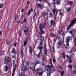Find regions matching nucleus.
Wrapping results in <instances>:
<instances>
[{"label":"nucleus","instance_id":"ddd939ff","mask_svg":"<svg viewBox=\"0 0 76 76\" xmlns=\"http://www.w3.org/2000/svg\"><path fill=\"white\" fill-rule=\"evenodd\" d=\"M37 4L38 7L39 8H40V9H42V6L41 3H39Z\"/></svg>","mask_w":76,"mask_h":76},{"label":"nucleus","instance_id":"0eeeda50","mask_svg":"<svg viewBox=\"0 0 76 76\" xmlns=\"http://www.w3.org/2000/svg\"><path fill=\"white\" fill-rule=\"evenodd\" d=\"M37 72L39 73V76H41L42 75V69L41 68L37 69Z\"/></svg>","mask_w":76,"mask_h":76},{"label":"nucleus","instance_id":"774afa93","mask_svg":"<svg viewBox=\"0 0 76 76\" xmlns=\"http://www.w3.org/2000/svg\"><path fill=\"white\" fill-rule=\"evenodd\" d=\"M16 17H15V20H16Z\"/></svg>","mask_w":76,"mask_h":76},{"label":"nucleus","instance_id":"6e6552de","mask_svg":"<svg viewBox=\"0 0 76 76\" xmlns=\"http://www.w3.org/2000/svg\"><path fill=\"white\" fill-rule=\"evenodd\" d=\"M39 38H40V45H41L42 44V42H43V41H44V37H42V36H41L40 37H39Z\"/></svg>","mask_w":76,"mask_h":76},{"label":"nucleus","instance_id":"603ef678","mask_svg":"<svg viewBox=\"0 0 76 76\" xmlns=\"http://www.w3.org/2000/svg\"><path fill=\"white\" fill-rule=\"evenodd\" d=\"M69 63H71V62H72V60H71V58L69 59Z\"/></svg>","mask_w":76,"mask_h":76},{"label":"nucleus","instance_id":"f257e3e1","mask_svg":"<svg viewBox=\"0 0 76 76\" xmlns=\"http://www.w3.org/2000/svg\"><path fill=\"white\" fill-rule=\"evenodd\" d=\"M39 63V61H37L36 62H34L31 63L30 65V69L32 71L33 73L34 74L35 73L36 70H35V67L37 64Z\"/></svg>","mask_w":76,"mask_h":76},{"label":"nucleus","instance_id":"3c124183","mask_svg":"<svg viewBox=\"0 0 76 76\" xmlns=\"http://www.w3.org/2000/svg\"><path fill=\"white\" fill-rule=\"evenodd\" d=\"M19 35H20V36H21V32H20V31L19 32Z\"/></svg>","mask_w":76,"mask_h":76},{"label":"nucleus","instance_id":"a18cd8bd","mask_svg":"<svg viewBox=\"0 0 76 76\" xmlns=\"http://www.w3.org/2000/svg\"><path fill=\"white\" fill-rule=\"evenodd\" d=\"M7 73H4V74H3V75H2V76H6V75H7Z\"/></svg>","mask_w":76,"mask_h":76},{"label":"nucleus","instance_id":"37998d69","mask_svg":"<svg viewBox=\"0 0 76 76\" xmlns=\"http://www.w3.org/2000/svg\"><path fill=\"white\" fill-rule=\"evenodd\" d=\"M56 61V59L53 58V63H54V62H55V61Z\"/></svg>","mask_w":76,"mask_h":76},{"label":"nucleus","instance_id":"c9c22d12","mask_svg":"<svg viewBox=\"0 0 76 76\" xmlns=\"http://www.w3.org/2000/svg\"><path fill=\"white\" fill-rule=\"evenodd\" d=\"M50 64L51 66H53V64H52V60H51V59H50Z\"/></svg>","mask_w":76,"mask_h":76},{"label":"nucleus","instance_id":"c03bdc74","mask_svg":"<svg viewBox=\"0 0 76 76\" xmlns=\"http://www.w3.org/2000/svg\"><path fill=\"white\" fill-rule=\"evenodd\" d=\"M21 54L22 57L24 56V54H23V53H21Z\"/></svg>","mask_w":76,"mask_h":76},{"label":"nucleus","instance_id":"4c0bfd02","mask_svg":"<svg viewBox=\"0 0 76 76\" xmlns=\"http://www.w3.org/2000/svg\"><path fill=\"white\" fill-rule=\"evenodd\" d=\"M50 23L51 25H53L54 24V21L53 20H52L50 21Z\"/></svg>","mask_w":76,"mask_h":76},{"label":"nucleus","instance_id":"412c9836","mask_svg":"<svg viewBox=\"0 0 76 76\" xmlns=\"http://www.w3.org/2000/svg\"><path fill=\"white\" fill-rule=\"evenodd\" d=\"M75 30H72L69 31V33L71 34H75Z\"/></svg>","mask_w":76,"mask_h":76},{"label":"nucleus","instance_id":"5fc2aeb1","mask_svg":"<svg viewBox=\"0 0 76 76\" xmlns=\"http://www.w3.org/2000/svg\"><path fill=\"white\" fill-rule=\"evenodd\" d=\"M16 45H17V43H14V46H16Z\"/></svg>","mask_w":76,"mask_h":76},{"label":"nucleus","instance_id":"a19ab883","mask_svg":"<svg viewBox=\"0 0 76 76\" xmlns=\"http://www.w3.org/2000/svg\"><path fill=\"white\" fill-rule=\"evenodd\" d=\"M72 73L73 74H75L76 75V70L73 71L72 72Z\"/></svg>","mask_w":76,"mask_h":76},{"label":"nucleus","instance_id":"9d476101","mask_svg":"<svg viewBox=\"0 0 76 76\" xmlns=\"http://www.w3.org/2000/svg\"><path fill=\"white\" fill-rule=\"evenodd\" d=\"M38 57H39L41 59L42 61H43V62H45V57H44V56L41 55L39 56H39H38Z\"/></svg>","mask_w":76,"mask_h":76},{"label":"nucleus","instance_id":"f03ea898","mask_svg":"<svg viewBox=\"0 0 76 76\" xmlns=\"http://www.w3.org/2000/svg\"><path fill=\"white\" fill-rule=\"evenodd\" d=\"M72 37H70L66 38V45H65V48H66V50H68V49H69V42L70 40H72Z\"/></svg>","mask_w":76,"mask_h":76},{"label":"nucleus","instance_id":"393cba45","mask_svg":"<svg viewBox=\"0 0 76 76\" xmlns=\"http://www.w3.org/2000/svg\"><path fill=\"white\" fill-rule=\"evenodd\" d=\"M64 54V52H63L61 55L62 57V58H64V59H65V55Z\"/></svg>","mask_w":76,"mask_h":76},{"label":"nucleus","instance_id":"f704fd0d","mask_svg":"<svg viewBox=\"0 0 76 76\" xmlns=\"http://www.w3.org/2000/svg\"><path fill=\"white\" fill-rule=\"evenodd\" d=\"M59 34H60L61 35H63L64 33H63V32L62 31H61L59 32Z\"/></svg>","mask_w":76,"mask_h":76},{"label":"nucleus","instance_id":"338daca9","mask_svg":"<svg viewBox=\"0 0 76 76\" xmlns=\"http://www.w3.org/2000/svg\"><path fill=\"white\" fill-rule=\"evenodd\" d=\"M23 23V21L21 23Z\"/></svg>","mask_w":76,"mask_h":76},{"label":"nucleus","instance_id":"6e6d98bb","mask_svg":"<svg viewBox=\"0 0 76 76\" xmlns=\"http://www.w3.org/2000/svg\"><path fill=\"white\" fill-rule=\"evenodd\" d=\"M23 10H24L23 9H22L21 11V12H23Z\"/></svg>","mask_w":76,"mask_h":76},{"label":"nucleus","instance_id":"de8ad7c7","mask_svg":"<svg viewBox=\"0 0 76 76\" xmlns=\"http://www.w3.org/2000/svg\"><path fill=\"white\" fill-rule=\"evenodd\" d=\"M66 57H67V58H69V59H70V57H69V56L68 55H67Z\"/></svg>","mask_w":76,"mask_h":76},{"label":"nucleus","instance_id":"09e8293b","mask_svg":"<svg viewBox=\"0 0 76 76\" xmlns=\"http://www.w3.org/2000/svg\"><path fill=\"white\" fill-rule=\"evenodd\" d=\"M3 7V4H0V8H1Z\"/></svg>","mask_w":76,"mask_h":76},{"label":"nucleus","instance_id":"473e14b6","mask_svg":"<svg viewBox=\"0 0 76 76\" xmlns=\"http://www.w3.org/2000/svg\"><path fill=\"white\" fill-rule=\"evenodd\" d=\"M54 34L53 33H51L50 34V37H54Z\"/></svg>","mask_w":76,"mask_h":76},{"label":"nucleus","instance_id":"7ed1b4c3","mask_svg":"<svg viewBox=\"0 0 76 76\" xmlns=\"http://www.w3.org/2000/svg\"><path fill=\"white\" fill-rule=\"evenodd\" d=\"M76 21V18H75L74 20H72V21H71V23L68 26V27L66 30L67 31H69V29L72 26V25H73L75 23V22Z\"/></svg>","mask_w":76,"mask_h":76},{"label":"nucleus","instance_id":"a878e982","mask_svg":"<svg viewBox=\"0 0 76 76\" xmlns=\"http://www.w3.org/2000/svg\"><path fill=\"white\" fill-rule=\"evenodd\" d=\"M29 52L30 53H32V48H31V47L30 46H29Z\"/></svg>","mask_w":76,"mask_h":76},{"label":"nucleus","instance_id":"58836bf2","mask_svg":"<svg viewBox=\"0 0 76 76\" xmlns=\"http://www.w3.org/2000/svg\"><path fill=\"white\" fill-rule=\"evenodd\" d=\"M58 68H59V69H61V67L60 65H58L57 66Z\"/></svg>","mask_w":76,"mask_h":76},{"label":"nucleus","instance_id":"e2e57ef3","mask_svg":"<svg viewBox=\"0 0 76 76\" xmlns=\"http://www.w3.org/2000/svg\"><path fill=\"white\" fill-rule=\"evenodd\" d=\"M1 33H2V32H1V31L0 32V35H1Z\"/></svg>","mask_w":76,"mask_h":76},{"label":"nucleus","instance_id":"20e7f679","mask_svg":"<svg viewBox=\"0 0 76 76\" xmlns=\"http://www.w3.org/2000/svg\"><path fill=\"white\" fill-rule=\"evenodd\" d=\"M23 31L26 34V35H28V27L26 26H25L23 28Z\"/></svg>","mask_w":76,"mask_h":76},{"label":"nucleus","instance_id":"79ce46f5","mask_svg":"<svg viewBox=\"0 0 76 76\" xmlns=\"http://www.w3.org/2000/svg\"><path fill=\"white\" fill-rule=\"evenodd\" d=\"M1 54L3 56H4V52L2 51L1 52Z\"/></svg>","mask_w":76,"mask_h":76},{"label":"nucleus","instance_id":"864d4df0","mask_svg":"<svg viewBox=\"0 0 76 76\" xmlns=\"http://www.w3.org/2000/svg\"><path fill=\"white\" fill-rule=\"evenodd\" d=\"M13 73H15V69H13Z\"/></svg>","mask_w":76,"mask_h":76},{"label":"nucleus","instance_id":"e433bc0d","mask_svg":"<svg viewBox=\"0 0 76 76\" xmlns=\"http://www.w3.org/2000/svg\"><path fill=\"white\" fill-rule=\"evenodd\" d=\"M68 66L69 67V69H71L72 68V64H70Z\"/></svg>","mask_w":76,"mask_h":76},{"label":"nucleus","instance_id":"c756f323","mask_svg":"<svg viewBox=\"0 0 76 76\" xmlns=\"http://www.w3.org/2000/svg\"><path fill=\"white\" fill-rule=\"evenodd\" d=\"M55 4L57 5H58L60 4V1H56Z\"/></svg>","mask_w":76,"mask_h":76},{"label":"nucleus","instance_id":"2eb2a0df","mask_svg":"<svg viewBox=\"0 0 76 76\" xmlns=\"http://www.w3.org/2000/svg\"><path fill=\"white\" fill-rule=\"evenodd\" d=\"M50 53V50L49 49H47L46 48L45 51V54H48Z\"/></svg>","mask_w":76,"mask_h":76},{"label":"nucleus","instance_id":"1a4fd4ad","mask_svg":"<svg viewBox=\"0 0 76 76\" xmlns=\"http://www.w3.org/2000/svg\"><path fill=\"white\" fill-rule=\"evenodd\" d=\"M28 62L26 61H24L23 63L22 64V66H24V67H27L28 66Z\"/></svg>","mask_w":76,"mask_h":76},{"label":"nucleus","instance_id":"69168bd1","mask_svg":"<svg viewBox=\"0 0 76 76\" xmlns=\"http://www.w3.org/2000/svg\"><path fill=\"white\" fill-rule=\"evenodd\" d=\"M48 5H49V6H51V4H50L48 3Z\"/></svg>","mask_w":76,"mask_h":76},{"label":"nucleus","instance_id":"7c9ffc66","mask_svg":"<svg viewBox=\"0 0 76 76\" xmlns=\"http://www.w3.org/2000/svg\"><path fill=\"white\" fill-rule=\"evenodd\" d=\"M47 15V13L45 12H44L42 13V16H43V17H45V16H46Z\"/></svg>","mask_w":76,"mask_h":76},{"label":"nucleus","instance_id":"bf43d9fd","mask_svg":"<svg viewBox=\"0 0 76 76\" xmlns=\"http://www.w3.org/2000/svg\"><path fill=\"white\" fill-rule=\"evenodd\" d=\"M42 66H44V65H45V64L44 63H42Z\"/></svg>","mask_w":76,"mask_h":76},{"label":"nucleus","instance_id":"bb28decb","mask_svg":"<svg viewBox=\"0 0 76 76\" xmlns=\"http://www.w3.org/2000/svg\"><path fill=\"white\" fill-rule=\"evenodd\" d=\"M35 10H34V12L35 13L33 15V20H34L35 19V16H36V14L35 13Z\"/></svg>","mask_w":76,"mask_h":76},{"label":"nucleus","instance_id":"0e129e2a","mask_svg":"<svg viewBox=\"0 0 76 76\" xmlns=\"http://www.w3.org/2000/svg\"><path fill=\"white\" fill-rule=\"evenodd\" d=\"M61 14V12H59V15H60Z\"/></svg>","mask_w":76,"mask_h":76},{"label":"nucleus","instance_id":"6ab92c4d","mask_svg":"<svg viewBox=\"0 0 76 76\" xmlns=\"http://www.w3.org/2000/svg\"><path fill=\"white\" fill-rule=\"evenodd\" d=\"M15 60H14L13 65L14 68L16 69V63H15Z\"/></svg>","mask_w":76,"mask_h":76},{"label":"nucleus","instance_id":"49530a36","mask_svg":"<svg viewBox=\"0 0 76 76\" xmlns=\"http://www.w3.org/2000/svg\"><path fill=\"white\" fill-rule=\"evenodd\" d=\"M24 21L25 22H26V18H24V20H23V21Z\"/></svg>","mask_w":76,"mask_h":76},{"label":"nucleus","instance_id":"ea45409f","mask_svg":"<svg viewBox=\"0 0 76 76\" xmlns=\"http://www.w3.org/2000/svg\"><path fill=\"white\" fill-rule=\"evenodd\" d=\"M64 71H62L61 72V76H63L64 75Z\"/></svg>","mask_w":76,"mask_h":76},{"label":"nucleus","instance_id":"39448f33","mask_svg":"<svg viewBox=\"0 0 76 76\" xmlns=\"http://www.w3.org/2000/svg\"><path fill=\"white\" fill-rule=\"evenodd\" d=\"M42 45H40V43H39V46L37 47V49L40 50V51L39 53L38 54V56H39V55H40L41 53H42V49L44 48V47L41 46Z\"/></svg>","mask_w":76,"mask_h":76},{"label":"nucleus","instance_id":"9b49d317","mask_svg":"<svg viewBox=\"0 0 76 76\" xmlns=\"http://www.w3.org/2000/svg\"><path fill=\"white\" fill-rule=\"evenodd\" d=\"M44 28V25L43 24L41 23L39 26V29H43Z\"/></svg>","mask_w":76,"mask_h":76},{"label":"nucleus","instance_id":"b1692460","mask_svg":"<svg viewBox=\"0 0 76 76\" xmlns=\"http://www.w3.org/2000/svg\"><path fill=\"white\" fill-rule=\"evenodd\" d=\"M33 11V9L32 8H31V9L28 12V15L29 16V15H30L31 14V12Z\"/></svg>","mask_w":76,"mask_h":76},{"label":"nucleus","instance_id":"f8f14e48","mask_svg":"<svg viewBox=\"0 0 76 76\" xmlns=\"http://www.w3.org/2000/svg\"><path fill=\"white\" fill-rule=\"evenodd\" d=\"M22 70V71L25 72V71H27L28 70V69L27 68H26V67H24V66H23L21 69Z\"/></svg>","mask_w":76,"mask_h":76},{"label":"nucleus","instance_id":"72a5a7b5","mask_svg":"<svg viewBox=\"0 0 76 76\" xmlns=\"http://www.w3.org/2000/svg\"><path fill=\"white\" fill-rule=\"evenodd\" d=\"M68 4H69V5H72L73 4V2L71 1H68Z\"/></svg>","mask_w":76,"mask_h":76},{"label":"nucleus","instance_id":"052dcab7","mask_svg":"<svg viewBox=\"0 0 76 76\" xmlns=\"http://www.w3.org/2000/svg\"><path fill=\"white\" fill-rule=\"evenodd\" d=\"M15 22H17V23H20V22L18 21H15Z\"/></svg>","mask_w":76,"mask_h":76},{"label":"nucleus","instance_id":"4be33fe9","mask_svg":"<svg viewBox=\"0 0 76 76\" xmlns=\"http://www.w3.org/2000/svg\"><path fill=\"white\" fill-rule=\"evenodd\" d=\"M57 47L58 48H60L61 45V42H60L57 43Z\"/></svg>","mask_w":76,"mask_h":76},{"label":"nucleus","instance_id":"4d7b16f0","mask_svg":"<svg viewBox=\"0 0 76 76\" xmlns=\"http://www.w3.org/2000/svg\"><path fill=\"white\" fill-rule=\"evenodd\" d=\"M27 4H30L29 1H28L27 3Z\"/></svg>","mask_w":76,"mask_h":76},{"label":"nucleus","instance_id":"5701e85b","mask_svg":"<svg viewBox=\"0 0 76 76\" xmlns=\"http://www.w3.org/2000/svg\"><path fill=\"white\" fill-rule=\"evenodd\" d=\"M8 69V67L7 66H5L4 68V72H6V71H7V70Z\"/></svg>","mask_w":76,"mask_h":76},{"label":"nucleus","instance_id":"cd10ccee","mask_svg":"<svg viewBox=\"0 0 76 76\" xmlns=\"http://www.w3.org/2000/svg\"><path fill=\"white\" fill-rule=\"evenodd\" d=\"M66 9L67 11V12H69V11H70V10H71V8L69 7V8H66Z\"/></svg>","mask_w":76,"mask_h":76},{"label":"nucleus","instance_id":"680f3d73","mask_svg":"<svg viewBox=\"0 0 76 76\" xmlns=\"http://www.w3.org/2000/svg\"><path fill=\"white\" fill-rule=\"evenodd\" d=\"M7 45H9V43H8V41L7 42Z\"/></svg>","mask_w":76,"mask_h":76},{"label":"nucleus","instance_id":"aec40b11","mask_svg":"<svg viewBox=\"0 0 76 76\" xmlns=\"http://www.w3.org/2000/svg\"><path fill=\"white\" fill-rule=\"evenodd\" d=\"M12 53H13V54H16V51L15 50V49L14 48H12Z\"/></svg>","mask_w":76,"mask_h":76},{"label":"nucleus","instance_id":"f3484780","mask_svg":"<svg viewBox=\"0 0 76 76\" xmlns=\"http://www.w3.org/2000/svg\"><path fill=\"white\" fill-rule=\"evenodd\" d=\"M56 9H54L53 10V12L54 15L55 17H56V16H57V13L56 14V13H55V12H56Z\"/></svg>","mask_w":76,"mask_h":76},{"label":"nucleus","instance_id":"a211bd4d","mask_svg":"<svg viewBox=\"0 0 76 76\" xmlns=\"http://www.w3.org/2000/svg\"><path fill=\"white\" fill-rule=\"evenodd\" d=\"M20 75L21 76H25V72L22 71L21 73L20 74Z\"/></svg>","mask_w":76,"mask_h":76},{"label":"nucleus","instance_id":"8fccbe9b","mask_svg":"<svg viewBox=\"0 0 76 76\" xmlns=\"http://www.w3.org/2000/svg\"><path fill=\"white\" fill-rule=\"evenodd\" d=\"M23 49H21V53H23Z\"/></svg>","mask_w":76,"mask_h":76},{"label":"nucleus","instance_id":"dca6fc26","mask_svg":"<svg viewBox=\"0 0 76 76\" xmlns=\"http://www.w3.org/2000/svg\"><path fill=\"white\" fill-rule=\"evenodd\" d=\"M39 34L40 35H42L44 33V31H43V29H39Z\"/></svg>","mask_w":76,"mask_h":76},{"label":"nucleus","instance_id":"13d9d810","mask_svg":"<svg viewBox=\"0 0 76 76\" xmlns=\"http://www.w3.org/2000/svg\"><path fill=\"white\" fill-rule=\"evenodd\" d=\"M12 76H14V72H13L12 74Z\"/></svg>","mask_w":76,"mask_h":76},{"label":"nucleus","instance_id":"4468645a","mask_svg":"<svg viewBox=\"0 0 76 76\" xmlns=\"http://www.w3.org/2000/svg\"><path fill=\"white\" fill-rule=\"evenodd\" d=\"M27 44V38H26V39L24 40V46H25Z\"/></svg>","mask_w":76,"mask_h":76},{"label":"nucleus","instance_id":"423d86ee","mask_svg":"<svg viewBox=\"0 0 76 76\" xmlns=\"http://www.w3.org/2000/svg\"><path fill=\"white\" fill-rule=\"evenodd\" d=\"M10 58L9 57H6L5 59V61H4V64H7L10 61Z\"/></svg>","mask_w":76,"mask_h":76},{"label":"nucleus","instance_id":"c85d7f7f","mask_svg":"<svg viewBox=\"0 0 76 76\" xmlns=\"http://www.w3.org/2000/svg\"><path fill=\"white\" fill-rule=\"evenodd\" d=\"M49 17L50 18H53V14L51 12L50 13Z\"/></svg>","mask_w":76,"mask_h":76},{"label":"nucleus","instance_id":"2f4dec72","mask_svg":"<svg viewBox=\"0 0 76 76\" xmlns=\"http://www.w3.org/2000/svg\"><path fill=\"white\" fill-rule=\"evenodd\" d=\"M72 36L73 37L74 42H76V37L75 36L72 35Z\"/></svg>","mask_w":76,"mask_h":76}]
</instances>
